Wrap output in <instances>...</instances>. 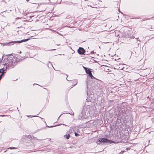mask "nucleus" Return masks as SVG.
Segmentation results:
<instances>
[{
    "label": "nucleus",
    "mask_w": 154,
    "mask_h": 154,
    "mask_svg": "<svg viewBox=\"0 0 154 154\" xmlns=\"http://www.w3.org/2000/svg\"><path fill=\"white\" fill-rule=\"evenodd\" d=\"M6 63V69H8L14 68L17 64L15 61L14 60H7L5 61Z\"/></svg>",
    "instance_id": "1"
},
{
    "label": "nucleus",
    "mask_w": 154,
    "mask_h": 154,
    "mask_svg": "<svg viewBox=\"0 0 154 154\" xmlns=\"http://www.w3.org/2000/svg\"><path fill=\"white\" fill-rule=\"evenodd\" d=\"M112 142L108 140L103 138H100L97 141V143L99 144L102 143L106 144H109Z\"/></svg>",
    "instance_id": "2"
},
{
    "label": "nucleus",
    "mask_w": 154,
    "mask_h": 154,
    "mask_svg": "<svg viewBox=\"0 0 154 154\" xmlns=\"http://www.w3.org/2000/svg\"><path fill=\"white\" fill-rule=\"evenodd\" d=\"M93 71V70L91 68H88L85 71V72L87 75L89 77L87 76V77H94L93 75V74L92 73V72Z\"/></svg>",
    "instance_id": "3"
},
{
    "label": "nucleus",
    "mask_w": 154,
    "mask_h": 154,
    "mask_svg": "<svg viewBox=\"0 0 154 154\" xmlns=\"http://www.w3.org/2000/svg\"><path fill=\"white\" fill-rule=\"evenodd\" d=\"M78 53L80 55H85V51L84 49L82 47H79L77 51Z\"/></svg>",
    "instance_id": "4"
},
{
    "label": "nucleus",
    "mask_w": 154,
    "mask_h": 154,
    "mask_svg": "<svg viewBox=\"0 0 154 154\" xmlns=\"http://www.w3.org/2000/svg\"><path fill=\"white\" fill-rule=\"evenodd\" d=\"M1 45L3 46H11L14 44V41H11L8 42H5L1 43Z\"/></svg>",
    "instance_id": "5"
},
{
    "label": "nucleus",
    "mask_w": 154,
    "mask_h": 154,
    "mask_svg": "<svg viewBox=\"0 0 154 154\" xmlns=\"http://www.w3.org/2000/svg\"><path fill=\"white\" fill-rule=\"evenodd\" d=\"M13 54H14L12 53L8 54V57H6L7 60H13V58L14 59H15V57L13 55Z\"/></svg>",
    "instance_id": "6"
},
{
    "label": "nucleus",
    "mask_w": 154,
    "mask_h": 154,
    "mask_svg": "<svg viewBox=\"0 0 154 154\" xmlns=\"http://www.w3.org/2000/svg\"><path fill=\"white\" fill-rule=\"evenodd\" d=\"M23 57H21L20 56H17L15 57L16 59L15 62H16V63L17 64V63L20 61L22 60V58H23ZM24 59H22V60H23Z\"/></svg>",
    "instance_id": "7"
},
{
    "label": "nucleus",
    "mask_w": 154,
    "mask_h": 154,
    "mask_svg": "<svg viewBox=\"0 0 154 154\" xmlns=\"http://www.w3.org/2000/svg\"><path fill=\"white\" fill-rule=\"evenodd\" d=\"M4 68L0 69V77H2L4 73Z\"/></svg>",
    "instance_id": "8"
},
{
    "label": "nucleus",
    "mask_w": 154,
    "mask_h": 154,
    "mask_svg": "<svg viewBox=\"0 0 154 154\" xmlns=\"http://www.w3.org/2000/svg\"><path fill=\"white\" fill-rule=\"evenodd\" d=\"M14 44H15L17 43H22V42H23V40L22 39V40H20V41H14Z\"/></svg>",
    "instance_id": "9"
},
{
    "label": "nucleus",
    "mask_w": 154,
    "mask_h": 154,
    "mask_svg": "<svg viewBox=\"0 0 154 154\" xmlns=\"http://www.w3.org/2000/svg\"><path fill=\"white\" fill-rule=\"evenodd\" d=\"M138 38H135V39H134V42H135L136 43V42H137V41H138V40L139 41V42L137 43L138 45H139V44L140 43V40H138Z\"/></svg>",
    "instance_id": "10"
},
{
    "label": "nucleus",
    "mask_w": 154,
    "mask_h": 154,
    "mask_svg": "<svg viewBox=\"0 0 154 154\" xmlns=\"http://www.w3.org/2000/svg\"><path fill=\"white\" fill-rule=\"evenodd\" d=\"M32 37V36L30 37L29 38H27L25 39H23V42H24L28 41V40H29L30 39H31V38Z\"/></svg>",
    "instance_id": "11"
},
{
    "label": "nucleus",
    "mask_w": 154,
    "mask_h": 154,
    "mask_svg": "<svg viewBox=\"0 0 154 154\" xmlns=\"http://www.w3.org/2000/svg\"><path fill=\"white\" fill-rule=\"evenodd\" d=\"M64 136L67 139H68L69 138L70 136L69 134H67L64 135Z\"/></svg>",
    "instance_id": "12"
},
{
    "label": "nucleus",
    "mask_w": 154,
    "mask_h": 154,
    "mask_svg": "<svg viewBox=\"0 0 154 154\" xmlns=\"http://www.w3.org/2000/svg\"><path fill=\"white\" fill-rule=\"evenodd\" d=\"M8 55H6L5 56V57L4 58V60L5 61H7V57H8Z\"/></svg>",
    "instance_id": "13"
},
{
    "label": "nucleus",
    "mask_w": 154,
    "mask_h": 154,
    "mask_svg": "<svg viewBox=\"0 0 154 154\" xmlns=\"http://www.w3.org/2000/svg\"><path fill=\"white\" fill-rule=\"evenodd\" d=\"M89 54L88 53V51H85V55H88Z\"/></svg>",
    "instance_id": "14"
},
{
    "label": "nucleus",
    "mask_w": 154,
    "mask_h": 154,
    "mask_svg": "<svg viewBox=\"0 0 154 154\" xmlns=\"http://www.w3.org/2000/svg\"><path fill=\"white\" fill-rule=\"evenodd\" d=\"M74 4V3L72 2H69L68 3V4L69 5H72Z\"/></svg>",
    "instance_id": "15"
},
{
    "label": "nucleus",
    "mask_w": 154,
    "mask_h": 154,
    "mask_svg": "<svg viewBox=\"0 0 154 154\" xmlns=\"http://www.w3.org/2000/svg\"><path fill=\"white\" fill-rule=\"evenodd\" d=\"M124 67H123L122 68H121L120 67H118V69H120V70H124Z\"/></svg>",
    "instance_id": "16"
},
{
    "label": "nucleus",
    "mask_w": 154,
    "mask_h": 154,
    "mask_svg": "<svg viewBox=\"0 0 154 154\" xmlns=\"http://www.w3.org/2000/svg\"><path fill=\"white\" fill-rule=\"evenodd\" d=\"M82 66L83 67V68L84 69L85 71L87 69H88V67H85L83 66Z\"/></svg>",
    "instance_id": "17"
},
{
    "label": "nucleus",
    "mask_w": 154,
    "mask_h": 154,
    "mask_svg": "<svg viewBox=\"0 0 154 154\" xmlns=\"http://www.w3.org/2000/svg\"><path fill=\"white\" fill-rule=\"evenodd\" d=\"M4 55H3V56L2 57V58H1L0 59V62L3 59Z\"/></svg>",
    "instance_id": "18"
},
{
    "label": "nucleus",
    "mask_w": 154,
    "mask_h": 154,
    "mask_svg": "<svg viewBox=\"0 0 154 154\" xmlns=\"http://www.w3.org/2000/svg\"><path fill=\"white\" fill-rule=\"evenodd\" d=\"M114 68L115 69H118V66H116V68L114 67Z\"/></svg>",
    "instance_id": "19"
},
{
    "label": "nucleus",
    "mask_w": 154,
    "mask_h": 154,
    "mask_svg": "<svg viewBox=\"0 0 154 154\" xmlns=\"http://www.w3.org/2000/svg\"><path fill=\"white\" fill-rule=\"evenodd\" d=\"M92 73L93 74V75H95V71L93 70V71L92 72Z\"/></svg>",
    "instance_id": "20"
},
{
    "label": "nucleus",
    "mask_w": 154,
    "mask_h": 154,
    "mask_svg": "<svg viewBox=\"0 0 154 154\" xmlns=\"http://www.w3.org/2000/svg\"><path fill=\"white\" fill-rule=\"evenodd\" d=\"M48 63H50V64H51V65L53 67V65L52 64L51 62H50V61H49L48 62Z\"/></svg>",
    "instance_id": "21"
},
{
    "label": "nucleus",
    "mask_w": 154,
    "mask_h": 154,
    "mask_svg": "<svg viewBox=\"0 0 154 154\" xmlns=\"http://www.w3.org/2000/svg\"><path fill=\"white\" fill-rule=\"evenodd\" d=\"M94 53V51H91V53H90L91 54H93Z\"/></svg>",
    "instance_id": "22"
},
{
    "label": "nucleus",
    "mask_w": 154,
    "mask_h": 154,
    "mask_svg": "<svg viewBox=\"0 0 154 154\" xmlns=\"http://www.w3.org/2000/svg\"><path fill=\"white\" fill-rule=\"evenodd\" d=\"M56 50V49H52L49 50V51H55Z\"/></svg>",
    "instance_id": "23"
},
{
    "label": "nucleus",
    "mask_w": 154,
    "mask_h": 154,
    "mask_svg": "<svg viewBox=\"0 0 154 154\" xmlns=\"http://www.w3.org/2000/svg\"><path fill=\"white\" fill-rule=\"evenodd\" d=\"M70 78H67V80L68 81H69V80L70 79Z\"/></svg>",
    "instance_id": "24"
},
{
    "label": "nucleus",
    "mask_w": 154,
    "mask_h": 154,
    "mask_svg": "<svg viewBox=\"0 0 154 154\" xmlns=\"http://www.w3.org/2000/svg\"><path fill=\"white\" fill-rule=\"evenodd\" d=\"M129 53L130 54H131V55H132V54H131V53H132L131 51H130L129 52Z\"/></svg>",
    "instance_id": "25"
},
{
    "label": "nucleus",
    "mask_w": 154,
    "mask_h": 154,
    "mask_svg": "<svg viewBox=\"0 0 154 154\" xmlns=\"http://www.w3.org/2000/svg\"><path fill=\"white\" fill-rule=\"evenodd\" d=\"M131 38H134V36H132L131 37Z\"/></svg>",
    "instance_id": "26"
},
{
    "label": "nucleus",
    "mask_w": 154,
    "mask_h": 154,
    "mask_svg": "<svg viewBox=\"0 0 154 154\" xmlns=\"http://www.w3.org/2000/svg\"><path fill=\"white\" fill-rule=\"evenodd\" d=\"M75 135L76 136H78V134H77L75 133Z\"/></svg>",
    "instance_id": "27"
},
{
    "label": "nucleus",
    "mask_w": 154,
    "mask_h": 154,
    "mask_svg": "<svg viewBox=\"0 0 154 154\" xmlns=\"http://www.w3.org/2000/svg\"><path fill=\"white\" fill-rule=\"evenodd\" d=\"M65 75H66V76H67V77H68V75L66 74H65Z\"/></svg>",
    "instance_id": "28"
},
{
    "label": "nucleus",
    "mask_w": 154,
    "mask_h": 154,
    "mask_svg": "<svg viewBox=\"0 0 154 154\" xmlns=\"http://www.w3.org/2000/svg\"><path fill=\"white\" fill-rule=\"evenodd\" d=\"M58 45V46H59V45H60V44H57V45Z\"/></svg>",
    "instance_id": "29"
},
{
    "label": "nucleus",
    "mask_w": 154,
    "mask_h": 154,
    "mask_svg": "<svg viewBox=\"0 0 154 154\" xmlns=\"http://www.w3.org/2000/svg\"><path fill=\"white\" fill-rule=\"evenodd\" d=\"M121 64L120 63H119V64H117V65H119Z\"/></svg>",
    "instance_id": "30"
},
{
    "label": "nucleus",
    "mask_w": 154,
    "mask_h": 154,
    "mask_svg": "<svg viewBox=\"0 0 154 154\" xmlns=\"http://www.w3.org/2000/svg\"><path fill=\"white\" fill-rule=\"evenodd\" d=\"M29 0H26V2H28Z\"/></svg>",
    "instance_id": "31"
},
{
    "label": "nucleus",
    "mask_w": 154,
    "mask_h": 154,
    "mask_svg": "<svg viewBox=\"0 0 154 154\" xmlns=\"http://www.w3.org/2000/svg\"><path fill=\"white\" fill-rule=\"evenodd\" d=\"M119 35V34H118V35H117V36L118 37Z\"/></svg>",
    "instance_id": "32"
},
{
    "label": "nucleus",
    "mask_w": 154,
    "mask_h": 154,
    "mask_svg": "<svg viewBox=\"0 0 154 154\" xmlns=\"http://www.w3.org/2000/svg\"><path fill=\"white\" fill-rule=\"evenodd\" d=\"M120 59V58H119L118 59H117V60H119V59Z\"/></svg>",
    "instance_id": "33"
},
{
    "label": "nucleus",
    "mask_w": 154,
    "mask_h": 154,
    "mask_svg": "<svg viewBox=\"0 0 154 154\" xmlns=\"http://www.w3.org/2000/svg\"><path fill=\"white\" fill-rule=\"evenodd\" d=\"M33 17V16H30V18H31V17Z\"/></svg>",
    "instance_id": "34"
},
{
    "label": "nucleus",
    "mask_w": 154,
    "mask_h": 154,
    "mask_svg": "<svg viewBox=\"0 0 154 154\" xmlns=\"http://www.w3.org/2000/svg\"><path fill=\"white\" fill-rule=\"evenodd\" d=\"M21 53V51H20V53Z\"/></svg>",
    "instance_id": "35"
},
{
    "label": "nucleus",
    "mask_w": 154,
    "mask_h": 154,
    "mask_svg": "<svg viewBox=\"0 0 154 154\" xmlns=\"http://www.w3.org/2000/svg\"><path fill=\"white\" fill-rule=\"evenodd\" d=\"M30 3H31L34 4V3H32V2H30Z\"/></svg>",
    "instance_id": "36"
},
{
    "label": "nucleus",
    "mask_w": 154,
    "mask_h": 154,
    "mask_svg": "<svg viewBox=\"0 0 154 154\" xmlns=\"http://www.w3.org/2000/svg\"><path fill=\"white\" fill-rule=\"evenodd\" d=\"M115 60H116V59H115Z\"/></svg>",
    "instance_id": "37"
},
{
    "label": "nucleus",
    "mask_w": 154,
    "mask_h": 154,
    "mask_svg": "<svg viewBox=\"0 0 154 154\" xmlns=\"http://www.w3.org/2000/svg\"><path fill=\"white\" fill-rule=\"evenodd\" d=\"M99 1H100V2H101V1H100V0H99Z\"/></svg>",
    "instance_id": "38"
}]
</instances>
